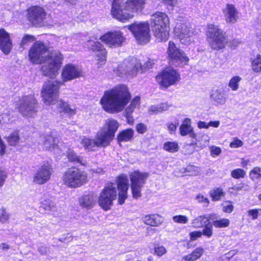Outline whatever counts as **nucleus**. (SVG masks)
I'll return each instance as SVG.
<instances>
[{"label":"nucleus","instance_id":"obj_11","mask_svg":"<svg viewBox=\"0 0 261 261\" xmlns=\"http://www.w3.org/2000/svg\"><path fill=\"white\" fill-rule=\"evenodd\" d=\"M166 54L169 64L175 66L188 65L190 60L189 57L173 41H169Z\"/></svg>","mask_w":261,"mask_h":261},{"label":"nucleus","instance_id":"obj_59","mask_svg":"<svg viewBox=\"0 0 261 261\" xmlns=\"http://www.w3.org/2000/svg\"><path fill=\"white\" fill-rule=\"evenodd\" d=\"M6 177V174L5 173V172L0 170V187L4 184Z\"/></svg>","mask_w":261,"mask_h":261},{"label":"nucleus","instance_id":"obj_38","mask_svg":"<svg viewBox=\"0 0 261 261\" xmlns=\"http://www.w3.org/2000/svg\"><path fill=\"white\" fill-rule=\"evenodd\" d=\"M206 219V218L204 216H200L195 219L192 221V226L195 228L203 227L204 226L205 222L208 221V220H204Z\"/></svg>","mask_w":261,"mask_h":261},{"label":"nucleus","instance_id":"obj_36","mask_svg":"<svg viewBox=\"0 0 261 261\" xmlns=\"http://www.w3.org/2000/svg\"><path fill=\"white\" fill-rule=\"evenodd\" d=\"M229 219L225 218H220L213 221V225L215 228H226L230 225Z\"/></svg>","mask_w":261,"mask_h":261},{"label":"nucleus","instance_id":"obj_33","mask_svg":"<svg viewBox=\"0 0 261 261\" xmlns=\"http://www.w3.org/2000/svg\"><path fill=\"white\" fill-rule=\"evenodd\" d=\"M251 66L252 71L255 73L261 72V55L258 54L254 58L250 59Z\"/></svg>","mask_w":261,"mask_h":261},{"label":"nucleus","instance_id":"obj_60","mask_svg":"<svg viewBox=\"0 0 261 261\" xmlns=\"http://www.w3.org/2000/svg\"><path fill=\"white\" fill-rule=\"evenodd\" d=\"M198 127L199 128H208L209 127L208 123L200 121L198 123Z\"/></svg>","mask_w":261,"mask_h":261},{"label":"nucleus","instance_id":"obj_47","mask_svg":"<svg viewBox=\"0 0 261 261\" xmlns=\"http://www.w3.org/2000/svg\"><path fill=\"white\" fill-rule=\"evenodd\" d=\"M173 220L177 223L186 224L188 222V218L184 215H175L173 217Z\"/></svg>","mask_w":261,"mask_h":261},{"label":"nucleus","instance_id":"obj_15","mask_svg":"<svg viewBox=\"0 0 261 261\" xmlns=\"http://www.w3.org/2000/svg\"><path fill=\"white\" fill-rule=\"evenodd\" d=\"M26 12L27 19L33 26L40 25L46 18V12L45 9L39 5L29 7Z\"/></svg>","mask_w":261,"mask_h":261},{"label":"nucleus","instance_id":"obj_48","mask_svg":"<svg viewBox=\"0 0 261 261\" xmlns=\"http://www.w3.org/2000/svg\"><path fill=\"white\" fill-rule=\"evenodd\" d=\"M147 126L143 123H139L136 126L137 132L140 134H143L147 131Z\"/></svg>","mask_w":261,"mask_h":261},{"label":"nucleus","instance_id":"obj_39","mask_svg":"<svg viewBox=\"0 0 261 261\" xmlns=\"http://www.w3.org/2000/svg\"><path fill=\"white\" fill-rule=\"evenodd\" d=\"M231 176L236 179L244 178L246 175V171L241 168H236L232 170L230 173Z\"/></svg>","mask_w":261,"mask_h":261},{"label":"nucleus","instance_id":"obj_27","mask_svg":"<svg viewBox=\"0 0 261 261\" xmlns=\"http://www.w3.org/2000/svg\"><path fill=\"white\" fill-rule=\"evenodd\" d=\"M203 248L199 247L193 250L190 253L183 256L180 261H196L203 255Z\"/></svg>","mask_w":261,"mask_h":261},{"label":"nucleus","instance_id":"obj_44","mask_svg":"<svg viewBox=\"0 0 261 261\" xmlns=\"http://www.w3.org/2000/svg\"><path fill=\"white\" fill-rule=\"evenodd\" d=\"M167 106H165L164 103H162L159 106H151L149 111L152 113L157 114L167 110Z\"/></svg>","mask_w":261,"mask_h":261},{"label":"nucleus","instance_id":"obj_24","mask_svg":"<svg viewBox=\"0 0 261 261\" xmlns=\"http://www.w3.org/2000/svg\"><path fill=\"white\" fill-rule=\"evenodd\" d=\"M179 130L180 135L182 136L189 135L192 139L197 138V134L194 132V129L191 126V120L190 118L184 119L182 123L179 126Z\"/></svg>","mask_w":261,"mask_h":261},{"label":"nucleus","instance_id":"obj_34","mask_svg":"<svg viewBox=\"0 0 261 261\" xmlns=\"http://www.w3.org/2000/svg\"><path fill=\"white\" fill-rule=\"evenodd\" d=\"M59 108L62 110V112L69 116L74 115L76 113V110L75 109H71L69 105L62 99L60 100Z\"/></svg>","mask_w":261,"mask_h":261},{"label":"nucleus","instance_id":"obj_31","mask_svg":"<svg viewBox=\"0 0 261 261\" xmlns=\"http://www.w3.org/2000/svg\"><path fill=\"white\" fill-rule=\"evenodd\" d=\"M209 194L213 201H217L225 196V192L221 188L215 187L210 191Z\"/></svg>","mask_w":261,"mask_h":261},{"label":"nucleus","instance_id":"obj_5","mask_svg":"<svg viewBox=\"0 0 261 261\" xmlns=\"http://www.w3.org/2000/svg\"><path fill=\"white\" fill-rule=\"evenodd\" d=\"M205 35L207 45L212 50H222L228 43L226 33L219 25L214 23L206 25Z\"/></svg>","mask_w":261,"mask_h":261},{"label":"nucleus","instance_id":"obj_55","mask_svg":"<svg viewBox=\"0 0 261 261\" xmlns=\"http://www.w3.org/2000/svg\"><path fill=\"white\" fill-rule=\"evenodd\" d=\"M164 5L173 8L177 2V0H162Z\"/></svg>","mask_w":261,"mask_h":261},{"label":"nucleus","instance_id":"obj_19","mask_svg":"<svg viewBox=\"0 0 261 261\" xmlns=\"http://www.w3.org/2000/svg\"><path fill=\"white\" fill-rule=\"evenodd\" d=\"M116 182L118 191L117 203L122 205L128 197L129 182L127 175L124 174L119 175L116 178Z\"/></svg>","mask_w":261,"mask_h":261},{"label":"nucleus","instance_id":"obj_20","mask_svg":"<svg viewBox=\"0 0 261 261\" xmlns=\"http://www.w3.org/2000/svg\"><path fill=\"white\" fill-rule=\"evenodd\" d=\"M38 103L32 95L23 96L19 106V111L23 115H32L37 112Z\"/></svg>","mask_w":261,"mask_h":261},{"label":"nucleus","instance_id":"obj_13","mask_svg":"<svg viewBox=\"0 0 261 261\" xmlns=\"http://www.w3.org/2000/svg\"><path fill=\"white\" fill-rule=\"evenodd\" d=\"M137 42L140 44H145L150 39V28L147 21L137 23L135 22L127 26Z\"/></svg>","mask_w":261,"mask_h":261},{"label":"nucleus","instance_id":"obj_2","mask_svg":"<svg viewBox=\"0 0 261 261\" xmlns=\"http://www.w3.org/2000/svg\"><path fill=\"white\" fill-rule=\"evenodd\" d=\"M130 102L128 109L133 112L140 103V97L136 96L132 100V94L128 87L119 84L104 91L100 99L102 109L108 113L121 112Z\"/></svg>","mask_w":261,"mask_h":261},{"label":"nucleus","instance_id":"obj_42","mask_svg":"<svg viewBox=\"0 0 261 261\" xmlns=\"http://www.w3.org/2000/svg\"><path fill=\"white\" fill-rule=\"evenodd\" d=\"M167 250L166 248L163 245L156 244L154 247V254L159 256L161 257L164 254H166Z\"/></svg>","mask_w":261,"mask_h":261},{"label":"nucleus","instance_id":"obj_29","mask_svg":"<svg viewBox=\"0 0 261 261\" xmlns=\"http://www.w3.org/2000/svg\"><path fill=\"white\" fill-rule=\"evenodd\" d=\"M81 206L87 209H90L95 204L96 201L93 194H87L83 195L79 200Z\"/></svg>","mask_w":261,"mask_h":261},{"label":"nucleus","instance_id":"obj_26","mask_svg":"<svg viewBox=\"0 0 261 261\" xmlns=\"http://www.w3.org/2000/svg\"><path fill=\"white\" fill-rule=\"evenodd\" d=\"M143 220L145 224L155 227L160 226L162 223L161 216L156 214L145 215L143 217Z\"/></svg>","mask_w":261,"mask_h":261},{"label":"nucleus","instance_id":"obj_64","mask_svg":"<svg viewBox=\"0 0 261 261\" xmlns=\"http://www.w3.org/2000/svg\"><path fill=\"white\" fill-rule=\"evenodd\" d=\"M1 246V248L3 250L8 249L9 248V246L5 243H2Z\"/></svg>","mask_w":261,"mask_h":261},{"label":"nucleus","instance_id":"obj_4","mask_svg":"<svg viewBox=\"0 0 261 261\" xmlns=\"http://www.w3.org/2000/svg\"><path fill=\"white\" fill-rule=\"evenodd\" d=\"M119 127L118 122L113 119L109 118L106 120L104 125L100 128V132L96 134L95 140L93 139L84 137L81 141L85 150L94 151V147L105 148L109 146L114 140L115 134Z\"/></svg>","mask_w":261,"mask_h":261},{"label":"nucleus","instance_id":"obj_51","mask_svg":"<svg viewBox=\"0 0 261 261\" xmlns=\"http://www.w3.org/2000/svg\"><path fill=\"white\" fill-rule=\"evenodd\" d=\"M202 236V233L200 231H193L189 233L190 241H193L196 240L197 238H201Z\"/></svg>","mask_w":261,"mask_h":261},{"label":"nucleus","instance_id":"obj_63","mask_svg":"<svg viewBox=\"0 0 261 261\" xmlns=\"http://www.w3.org/2000/svg\"><path fill=\"white\" fill-rule=\"evenodd\" d=\"M138 70H139L138 68L135 66L134 68L130 71V72H131L130 74L132 75L136 74L137 73Z\"/></svg>","mask_w":261,"mask_h":261},{"label":"nucleus","instance_id":"obj_3","mask_svg":"<svg viewBox=\"0 0 261 261\" xmlns=\"http://www.w3.org/2000/svg\"><path fill=\"white\" fill-rule=\"evenodd\" d=\"M146 3L147 0H113L111 14L118 21L126 23L134 18V14H142Z\"/></svg>","mask_w":261,"mask_h":261},{"label":"nucleus","instance_id":"obj_43","mask_svg":"<svg viewBox=\"0 0 261 261\" xmlns=\"http://www.w3.org/2000/svg\"><path fill=\"white\" fill-rule=\"evenodd\" d=\"M249 176L251 179L261 177V168L258 167L253 168L249 172Z\"/></svg>","mask_w":261,"mask_h":261},{"label":"nucleus","instance_id":"obj_53","mask_svg":"<svg viewBox=\"0 0 261 261\" xmlns=\"http://www.w3.org/2000/svg\"><path fill=\"white\" fill-rule=\"evenodd\" d=\"M258 214L259 210L256 208L250 210L248 211V215L251 216L253 220H255L258 218Z\"/></svg>","mask_w":261,"mask_h":261},{"label":"nucleus","instance_id":"obj_9","mask_svg":"<svg viewBox=\"0 0 261 261\" xmlns=\"http://www.w3.org/2000/svg\"><path fill=\"white\" fill-rule=\"evenodd\" d=\"M63 82L58 81L48 80L45 82L41 91V95L43 102L47 105H51L55 103L59 98L60 89Z\"/></svg>","mask_w":261,"mask_h":261},{"label":"nucleus","instance_id":"obj_61","mask_svg":"<svg viewBox=\"0 0 261 261\" xmlns=\"http://www.w3.org/2000/svg\"><path fill=\"white\" fill-rule=\"evenodd\" d=\"M208 125L209 127H218L220 125V122L219 121H210L208 123Z\"/></svg>","mask_w":261,"mask_h":261},{"label":"nucleus","instance_id":"obj_14","mask_svg":"<svg viewBox=\"0 0 261 261\" xmlns=\"http://www.w3.org/2000/svg\"><path fill=\"white\" fill-rule=\"evenodd\" d=\"M101 42L110 48H117L123 46L126 38L121 31H108L100 36Z\"/></svg>","mask_w":261,"mask_h":261},{"label":"nucleus","instance_id":"obj_37","mask_svg":"<svg viewBox=\"0 0 261 261\" xmlns=\"http://www.w3.org/2000/svg\"><path fill=\"white\" fill-rule=\"evenodd\" d=\"M211 98L218 104L223 105L226 101V98L219 90H216L211 95Z\"/></svg>","mask_w":261,"mask_h":261},{"label":"nucleus","instance_id":"obj_57","mask_svg":"<svg viewBox=\"0 0 261 261\" xmlns=\"http://www.w3.org/2000/svg\"><path fill=\"white\" fill-rule=\"evenodd\" d=\"M178 123H170L168 124V128L170 134H173L176 131L178 126Z\"/></svg>","mask_w":261,"mask_h":261},{"label":"nucleus","instance_id":"obj_32","mask_svg":"<svg viewBox=\"0 0 261 261\" xmlns=\"http://www.w3.org/2000/svg\"><path fill=\"white\" fill-rule=\"evenodd\" d=\"M164 150L170 153H175L179 150V145L176 141H167L163 144Z\"/></svg>","mask_w":261,"mask_h":261},{"label":"nucleus","instance_id":"obj_52","mask_svg":"<svg viewBox=\"0 0 261 261\" xmlns=\"http://www.w3.org/2000/svg\"><path fill=\"white\" fill-rule=\"evenodd\" d=\"M185 171L189 173V175H193L197 171V167L192 165H189L185 168Z\"/></svg>","mask_w":261,"mask_h":261},{"label":"nucleus","instance_id":"obj_54","mask_svg":"<svg viewBox=\"0 0 261 261\" xmlns=\"http://www.w3.org/2000/svg\"><path fill=\"white\" fill-rule=\"evenodd\" d=\"M221 152V149L219 147L212 146L211 148V155L213 156L219 155Z\"/></svg>","mask_w":261,"mask_h":261},{"label":"nucleus","instance_id":"obj_28","mask_svg":"<svg viewBox=\"0 0 261 261\" xmlns=\"http://www.w3.org/2000/svg\"><path fill=\"white\" fill-rule=\"evenodd\" d=\"M66 157L68 161L73 164H79L82 166H86L87 162L83 160V158L77 155L73 150L69 149L67 152Z\"/></svg>","mask_w":261,"mask_h":261},{"label":"nucleus","instance_id":"obj_7","mask_svg":"<svg viewBox=\"0 0 261 261\" xmlns=\"http://www.w3.org/2000/svg\"><path fill=\"white\" fill-rule=\"evenodd\" d=\"M61 180L66 187L76 189L88 182V176L85 171L76 166H72L63 172Z\"/></svg>","mask_w":261,"mask_h":261},{"label":"nucleus","instance_id":"obj_1","mask_svg":"<svg viewBox=\"0 0 261 261\" xmlns=\"http://www.w3.org/2000/svg\"><path fill=\"white\" fill-rule=\"evenodd\" d=\"M48 46L42 41L33 43L28 51L29 60L33 64L41 65L47 61L40 68L44 76L53 79L58 75L63 61V56L59 50L52 51L49 55H45L48 51Z\"/></svg>","mask_w":261,"mask_h":261},{"label":"nucleus","instance_id":"obj_17","mask_svg":"<svg viewBox=\"0 0 261 261\" xmlns=\"http://www.w3.org/2000/svg\"><path fill=\"white\" fill-rule=\"evenodd\" d=\"M88 51L96 61L98 66L106 64L108 51L104 45L99 41H93L88 47Z\"/></svg>","mask_w":261,"mask_h":261},{"label":"nucleus","instance_id":"obj_58","mask_svg":"<svg viewBox=\"0 0 261 261\" xmlns=\"http://www.w3.org/2000/svg\"><path fill=\"white\" fill-rule=\"evenodd\" d=\"M197 199H200V202L206 203V205H208L210 204V201L207 197H204L202 195H198L197 196Z\"/></svg>","mask_w":261,"mask_h":261},{"label":"nucleus","instance_id":"obj_6","mask_svg":"<svg viewBox=\"0 0 261 261\" xmlns=\"http://www.w3.org/2000/svg\"><path fill=\"white\" fill-rule=\"evenodd\" d=\"M153 34L161 42L167 41L170 37V19L167 14L156 11L153 13L150 19Z\"/></svg>","mask_w":261,"mask_h":261},{"label":"nucleus","instance_id":"obj_35","mask_svg":"<svg viewBox=\"0 0 261 261\" xmlns=\"http://www.w3.org/2000/svg\"><path fill=\"white\" fill-rule=\"evenodd\" d=\"M40 207L45 211H55L57 209L56 203L49 199H45L41 201Z\"/></svg>","mask_w":261,"mask_h":261},{"label":"nucleus","instance_id":"obj_23","mask_svg":"<svg viewBox=\"0 0 261 261\" xmlns=\"http://www.w3.org/2000/svg\"><path fill=\"white\" fill-rule=\"evenodd\" d=\"M12 46L9 34L4 29H0V49L5 55H8Z\"/></svg>","mask_w":261,"mask_h":261},{"label":"nucleus","instance_id":"obj_22","mask_svg":"<svg viewBox=\"0 0 261 261\" xmlns=\"http://www.w3.org/2000/svg\"><path fill=\"white\" fill-rule=\"evenodd\" d=\"M222 12L227 24H234L239 19V12L233 4H227L225 7L223 9Z\"/></svg>","mask_w":261,"mask_h":261},{"label":"nucleus","instance_id":"obj_41","mask_svg":"<svg viewBox=\"0 0 261 261\" xmlns=\"http://www.w3.org/2000/svg\"><path fill=\"white\" fill-rule=\"evenodd\" d=\"M36 37L32 35L25 34L22 38L20 45L21 47H24L29 43L35 42Z\"/></svg>","mask_w":261,"mask_h":261},{"label":"nucleus","instance_id":"obj_10","mask_svg":"<svg viewBox=\"0 0 261 261\" xmlns=\"http://www.w3.org/2000/svg\"><path fill=\"white\" fill-rule=\"evenodd\" d=\"M117 197V190L112 182H108L101 190L97 199L98 205L104 211L111 209Z\"/></svg>","mask_w":261,"mask_h":261},{"label":"nucleus","instance_id":"obj_16","mask_svg":"<svg viewBox=\"0 0 261 261\" xmlns=\"http://www.w3.org/2000/svg\"><path fill=\"white\" fill-rule=\"evenodd\" d=\"M54 173L52 164L49 161H45L37 170L33 176V181L39 185H43L48 181Z\"/></svg>","mask_w":261,"mask_h":261},{"label":"nucleus","instance_id":"obj_8","mask_svg":"<svg viewBox=\"0 0 261 261\" xmlns=\"http://www.w3.org/2000/svg\"><path fill=\"white\" fill-rule=\"evenodd\" d=\"M180 75L173 67H166L155 76V80L160 88L167 89L176 85L180 81Z\"/></svg>","mask_w":261,"mask_h":261},{"label":"nucleus","instance_id":"obj_30","mask_svg":"<svg viewBox=\"0 0 261 261\" xmlns=\"http://www.w3.org/2000/svg\"><path fill=\"white\" fill-rule=\"evenodd\" d=\"M8 144L11 146H17L20 142V135L18 130H15L6 138Z\"/></svg>","mask_w":261,"mask_h":261},{"label":"nucleus","instance_id":"obj_18","mask_svg":"<svg viewBox=\"0 0 261 261\" xmlns=\"http://www.w3.org/2000/svg\"><path fill=\"white\" fill-rule=\"evenodd\" d=\"M173 33L184 45H189L192 42V37L194 35V31L184 23H177L173 30Z\"/></svg>","mask_w":261,"mask_h":261},{"label":"nucleus","instance_id":"obj_40","mask_svg":"<svg viewBox=\"0 0 261 261\" xmlns=\"http://www.w3.org/2000/svg\"><path fill=\"white\" fill-rule=\"evenodd\" d=\"M241 80V78L238 75L233 76L229 81L228 86L233 91H236L239 88V83Z\"/></svg>","mask_w":261,"mask_h":261},{"label":"nucleus","instance_id":"obj_45","mask_svg":"<svg viewBox=\"0 0 261 261\" xmlns=\"http://www.w3.org/2000/svg\"><path fill=\"white\" fill-rule=\"evenodd\" d=\"M9 219V214L6 212L5 208L2 207L0 208V222L5 223L8 221Z\"/></svg>","mask_w":261,"mask_h":261},{"label":"nucleus","instance_id":"obj_49","mask_svg":"<svg viewBox=\"0 0 261 261\" xmlns=\"http://www.w3.org/2000/svg\"><path fill=\"white\" fill-rule=\"evenodd\" d=\"M226 202H227L228 204L223 206L222 211L224 213L230 214L233 212L234 206L232 204V202L231 201H227Z\"/></svg>","mask_w":261,"mask_h":261},{"label":"nucleus","instance_id":"obj_12","mask_svg":"<svg viewBox=\"0 0 261 261\" xmlns=\"http://www.w3.org/2000/svg\"><path fill=\"white\" fill-rule=\"evenodd\" d=\"M129 176L132 197L134 199H138L142 196L141 189L146 184L149 174L137 170L130 173Z\"/></svg>","mask_w":261,"mask_h":261},{"label":"nucleus","instance_id":"obj_21","mask_svg":"<svg viewBox=\"0 0 261 261\" xmlns=\"http://www.w3.org/2000/svg\"><path fill=\"white\" fill-rule=\"evenodd\" d=\"M82 71L74 65L69 63L63 67L61 72L63 83L79 78L82 76Z\"/></svg>","mask_w":261,"mask_h":261},{"label":"nucleus","instance_id":"obj_25","mask_svg":"<svg viewBox=\"0 0 261 261\" xmlns=\"http://www.w3.org/2000/svg\"><path fill=\"white\" fill-rule=\"evenodd\" d=\"M134 137V130L132 128H128L120 131L117 135L116 140L118 144L122 142L132 141Z\"/></svg>","mask_w":261,"mask_h":261},{"label":"nucleus","instance_id":"obj_50","mask_svg":"<svg viewBox=\"0 0 261 261\" xmlns=\"http://www.w3.org/2000/svg\"><path fill=\"white\" fill-rule=\"evenodd\" d=\"M243 145V142L241 140L235 138L233 139V141L230 143L229 146L231 148H238L242 146Z\"/></svg>","mask_w":261,"mask_h":261},{"label":"nucleus","instance_id":"obj_46","mask_svg":"<svg viewBox=\"0 0 261 261\" xmlns=\"http://www.w3.org/2000/svg\"><path fill=\"white\" fill-rule=\"evenodd\" d=\"M201 232L202 233V235L208 238H211L213 233L212 225L209 224L208 225H205Z\"/></svg>","mask_w":261,"mask_h":261},{"label":"nucleus","instance_id":"obj_62","mask_svg":"<svg viewBox=\"0 0 261 261\" xmlns=\"http://www.w3.org/2000/svg\"><path fill=\"white\" fill-rule=\"evenodd\" d=\"M249 162L250 161L249 160L245 159L244 158L241 159V165L242 167H246L249 164Z\"/></svg>","mask_w":261,"mask_h":261},{"label":"nucleus","instance_id":"obj_56","mask_svg":"<svg viewBox=\"0 0 261 261\" xmlns=\"http://www.w3.org/2000/svg\"><path fill=\"white\" fill-rule=\"evenodd\" d=\"M72 239V238L71 236L69 235V234H66L64 235L62 237L59 239V241L62 243H68L71 241Z\"/></svg>","mask_w":261,"mask_h":261}]
</instances>
